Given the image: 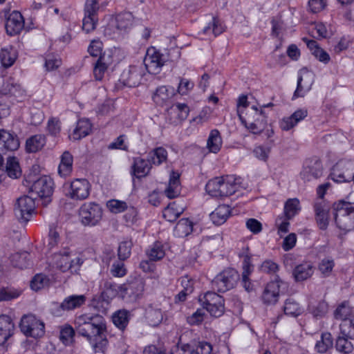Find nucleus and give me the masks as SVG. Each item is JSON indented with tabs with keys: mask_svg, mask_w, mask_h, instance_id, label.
Instances as JSON below:
<instances>
[{
	"mask_svg": "<svg viewBox=\"0 0 354 354\" xmlns=\"http://www.w3.org/2000/svg\"><path fill=\"white\" fill-rule=\"evenodd\" d=\"M76 332L91 344L95 353H104L108 346L106 322L99 313H84L75 317Z\"/></svg>",
	"mask_w": 354,
	"mask_h": 354,
	"instance_id": "f257e3e1",
	"label": "nucleus"
},
{
	"mask_svg": "<svg viewBox=\"0 0 354 354\" xmlns=\"http://www.w3.org/2000/svg\"><path fill=\"white\" fill-rule=\"evenodd\" d=\"M240 184L241 178L235 176L216 177L207 182L205 190L213 197H226L234 194Z\"/></svg>",
	"mask_w": 354,
	"mask_h": 354,
	"instance_id": "f03ea898",
	"label": "nucleus"
},
{
	"mask_svg": "<svg viewBox=\"0 0 354 354\" xmlns=\"http://www.w3.org/2000/svg\"><path fill=\"white\" fill-rule=\"evenodd\" d=\"M335 222L337 227L343 231L354 230V203L340 201L333 206Z\"/></svg>",
	"mask_w": 354,
	"mask_h": 354,
	"instance_id": "7ed1b4c3",
	"label": "nucleus"
},
{
	"mask_svg": "<svg viewBox=\"0 0 354 354\" xmlns=\"http://www.w3.org/2000/svg\"><path fill=\"white\" fill-rule=\"evenodd\" d=\"M265 112L255 106L249 108L245 116L241 117V123L252 133L258 134L263 131L267 124Z\"/></svg>",
	"mask_w": 354,
	"mask_h": 354,
	"instance_id": "20e7f679",
	"label": "nucleus"
},
{
	"mask_svg": "<svg viewBox=\"0 0 354 354\" xmlns=\"http://www.w3.org/2000/svg\"><path fill=\"white\" fill-rule=\"evenodd\" d=\"M105 287L113 292L120 289L122 292L123 297H127L129 301H136L143 294L145 290V281L141 277L136 278L123 286H119L115 283L106 282Z\"/></svg>",
	"mask_w": 354,
	"mask_h": 354,
	"instance_id": "39448f33",
	"label": "nucleus"
},
{
	"mask_svg": "<svg viewBox=\"0 0 354 354\" xmlns=\"http://www.w3.org/2000/svg\"><path fill=\"white\" fill-rule=\"evenodd\" d=\"M102 207L95 203H84L80 208L79 216L82 224L84 226H95L102 218Z\"/></svg>",
	"mask_w": 354,
	"mask_h": 354,
	"instance_id": "423d86ee",
	"label": "nucleus"
},
{
	"mask_svg": "<svg viewBox=\"0 0 354 354\" xmlns=\"http://www.w3.org/2000/svg\"><path fill=\"white\" fill-rule=\"evenodd\" d=\"M239 277L236 270L226 269L214 277L212 281V288L214 291L225 292L234 287Z\"/></svg>",
	"mask_w": 354,
	"mask_h": 354,
	"instance_id": "0eeeda50",
	"label": "nucleus"
},
{
	"mask_svg": "<svg viewBox=\"0 0 354 354\" xmlns=\"http://www.w3.org/2000/svg\"><path fill=\"white\" fill-rule=\"evenodd\" d=\"M21 331L26 336L39 338L44 335V324L32 314L24 315L19 324Z\"/></svg>",
	"mask_w": 354,
	"mask_h": 354,
	"instance_id": "6e6552de",
	"label": "nucleus"
},
{
	"mask_svg": "<svg viewBox=\"0 0 354 354\" xmlns=\"http://www.w3.org/2000/svg\"><path fill=\"white\" fill-rule=\"evenodd\" d=\"M199 300L212 317H219L225 312L224 299L214 291L207 292Z\"/></svg>",
	"mask_w": 354,
	"mask_h": 354,
	"instance_id": "1a4fd4ad",
	"label": "nucleus"
},
{
	"mask_svg": "<svg viewBox=\"0 0 354 354\" xmlns=\"http://www.w3.org/2000/svg\"><path fill=\"white\" fill-rule=\"evenodd\" d=\"M336 319L342 320L340 324L341 330L345 333L348 328V335L350 337L354 335V316L353 315L352 308L348 301H344L340 304L333 313Z\"/></svg>",
	"mask_w": 354,
	"mask_h": 354,
	"instance_id": "9d476101",
	"label": "nucleus"
},
{
	"mask_svg": "<svg viewBox=\"0 0 354 354\" xmlns=\"http://www.w3.org/2000/svg\"><path fill=\"white\" fill-rule=\"evenodd\" d=\"M35 208V200L32 196H23L19 198L15 207V214L21 222L26 223L31 218Z\"/></svg>",
	"mask_w": 354,
	"mask_h": 354,
	"instance_id": "9b49d317",
	"label": "nucleus"
},
{
	"mask_svg": "<svg viewBox=\"0 0 354 354\" xmlns=\"http://www.w3.org/2000/svg\"><path fill=\"white\" fill-rule=\"evenodd\" d=\"M286 288V283L277 276L274 280L267 284L262 295L263 302L268 305L274 304L278 300L281 289Z\"/></svg>",
	"mask_w": 354,
	"mask_h": 354,
	"instance_id": "f8f14e48",
	"label": "nucleus"
},
{
	"mask_svg": "<svg viewBox=\"0 0 354 354\" xmlns=\"http://www.w3.org/2000/svg\"><path fill=\"white\" fill-rule=\"evenodd\" d=\"M239 257L243 260L241 282L245 290L250 292L253 289V286L249 279V277L253 272L254 266L251 262L252 255L249 252L248 248H243L239 253Z\"/></svg>",
	"mask_w": 354,
	"mask_h": 354,
	"instance_id": "ddd939ff",
	"label": "nucleus"
},
{
	"mask_svg": "<svg viewBox=\"0 0 354 354\" xmlns=\"http://www.w3.org/2000/svg\"><path fill=\"white\" fill-rule=\"evenodd\" d=\"M91 185L85 178H77L71 183L68 196L73 200H84L90 194Z\"/></svg>",
	"mask_w": 354,
	"mask_h": 354,
	"instance_id": "4468645a",
	"label": "nucleus"
},
{
	"mask_svg": "<svg viewBox=\"0 0 354 354\" xmlns=\"http://www.w3.org/2000/svg\"><path fill=\"white\" fill-rule=\"evenodd\" d=\"M30 192L40 198H49L53 192V181L47 176L35 180L30 187Z\"/></svg>",
	"mask_w": 354,
	"mask_h": 354,
	"instance_id": "2eb2a0df",
	"label": "nucleus"
},
{
	"mask_svg": "<svg viewBox=\"0 0 354 354\" xmlns=\"http://www.w3.org/2000/svg\"><path fill=\"white\" fill-rule=\"evenodd\" d=\"M164 63L165 60L162 58V55L157 52L155 48H152L147 50L144 59V64L149 73H159Z\"/></svg>",
	"mask_w": 354,
	"mask_h": 354,
	"instance_id": "dca6fc26",
	"label": "nucleus"
},
{
	"mask_svg": "<svg viewBox=\"0 0 354 354\" xmlns=\"http://www.w3.org/2000/svg\"><path fill=\"white\" fill-rule=\"evenodd\" d=\"M314 211L319 229L326 230L328 225V205L324 201H317L314 205Z\"/></svg>",
	"mask_w": 354,
	"mask_h": 354,
	"instance_id": "f3484780",
	"label": "nucleus"
},
{
	"mask_svg": "<svg viewBox=\"0 0 354 354\" xmlns=\"http://www.w3.org/2000/svg\"><path fill=\"white\" fill-rule=\"evenodd\" d=\"M24 26V21L21 14L18 11H13L8 17L6 23V32L10 35L19 34Z\"/></svg>",
	"mask_w": 354,
	"mask_h": 354,
	"instance_id": "a211bd4d",
	"label": "nucleus"
},
{
	"mask_svg": "<svg viewBox=\"0 0 354 354\" xmlns=\"http://www.w3.org/2000/svg\"><path fill=\"white\" fill-rule=\"evenodd\" d=\"M313 83V75L308 71H301L297 80V86L293 98L304 97L310 89Z\"/></svg>",
	"mask_w": 354,
	"mask_h": 354,
	"instance_id": "6ab92c4d",
	"label": "nucleus"
},
{
	"mask_svg": "<svg viewBox=\"0 0 354 354\" xmlns=\"http://www.w3.org/2000/svg\"><path fill=\"white\" fill-rule=\"evenodd\" d=\"M15 324L10 317L0 315V345L6 346V342L13 335Z\"/></svg>",
	"mask_w": 354,
	"mask_h": 354,
	"instance_id": "aec40b11",
	"label": "nucleus"
},
{
	"mask_svg": "<svg viewBox=\"0 0 354 354\" xmlns=\"http://www.w3.org/2000/svg\"><path fill=\"white\" fill-rule=\"evenodd\" d=\"M74 260H71L70 252L64 251L63 253H55L52 258V263L62 272L72 270Z\"/></svg>",
	"mask_w": 354,
	"mask_h": 354,
	"instance_id": "412c9836",
	"label": "nucleus"
},
{
	"mask_svg": "<svg viewBox=\"0 0 354 354\" xmlns=\"http://www.w3.org/2000/svg\"><path fill=\"white\" fill-rule=\"evenodd\" d=\"M308 112L306 109H298L290 116L283 118L280 122V127L283 131H288L297 124L301 120L307 116Z\"/></svg>",
	"mask_w": 354,
	"mask_h": 354,
	"instance_id": "4be33fe9",
	"label": "nucleus"
},
{
	"mask_svg": "<svg viewBox=\"0 0 354 354\" xmlns=\"http://www.w3.org/2000/svg\"><path fill=\"white\" fill-rule=\"evenodd\" d=\"M84 295H72L66 297L59 305V309L63 311H70L80 308L86 302Z\"/></svg>",
	"mask_w": 354,
	"mask_h": 354,
	"instance_id": "5701e85b",
	"label": "nucleus"
},
{
	"mask_svg": "<svg viewBox=\"0 0 354 354\" xmlns=\"http://www.w3.org/2000/svg\"><path fill=\"white\" fill-rule=\"evenodd\" d=\"M113 59L110 55L104 53L100 56L95 64L93 74L97 80H102L105 72L112 64Z\"/></svg>",
	"mask_w": 354,
	"mask_h": 354,
	"instance_id": "b1692460",
	"label": "nucleus"
},
{
	"mask_svg": "<svg viewBox=\"0 0 354 354\" xmlns=\"http://www.w3.org/2000/svg\"><path fill=\"white\" fill-rule=\"evenodd\" d=\"M174 95V88L173 87H167L161 86L156 88L152 98L153 102L160 106L164 105Z\"/></svg>",
	"mask_w": 354,
	"mask_h": 354,
	"instance_id": "393cba45",
	"label": "nucleus"
},
{
	"mask_svg": "<svg viewBox=\"0 0 354 354\" xmlns=\"http://www.w3.org/2000/svg\"><path fill=\"white\" fill-rule=\"evenodd\" d=\"M149 162V160H146L141 158H135L131 167V174L138 178L146 176L151 169Z\"/></svg>",
	"mask_w": 354,
	"mask_h": 354,
	"instance_id": "a878e982",
	"label": "nucleus"
},
{
	"mask_svg": "<svg viewBox=\"0 0 354 354\" xmlns=\"http://www.w3.org/2000/svg\"><path fill=\"white\" fill-rule=\"evenodd\" d=\"M122 75L125 78V84L130 87L139 85L142 77L140 68L136 66H130L128 71L124 72Z\"/></svg>",
	"mask_w": 354,
	"mask_h": 354,
	"instance_id": "bb28decb",
	"label": "nucleus"
},
{
	"mask_svg": "<svg viewBox=\"0 0 354 354\" xmlns=\"http://www.w3.org/2000/svg\"><path fill=\"white\" fill-rule=\"evenodd\" d=\"M231 214L230 206L226 205H218L214 212H212L209 216L212 222L216 225H220L223 224L229 218Z\"/></svg>",
	"mask_w": 354,
	"mask_h": 354,
	"instance_id": "cd10ccee",
	"label": "nucleus"
},
{
	"mask_svg": "<svg viewBox=\"0 0 354 354\" xmlns=\"http://www.w3.org/2000/svg\"><path fill=\"white\" fill-rule=\"evenodd\" d=\"M0 143L8 151H15L19 147L17 136L5 130H0Z\"/></svg>",
	"mask_w": 354,
	"mask_h": 354,
	"instance_id": "c85d7f7f",
	"label": "nucleus"
},
{
	"mask_svg": "<svg viewBox=\"0 0 354 354\" xmlns=\"http://www.w3.org/2000/svg\"><path fill=\"white\" fill-rule=\"evenodd\" d=\"M322 174V165L319 160H315L314 162H310V165H308L304 167L301 175L303 178L310 180L311 178H317Z\"/></svg>",
	"mask_w": 354,
	"mask_h": 354,
	"instance_id": "c756f323",
	"label": "nucleus"
},
{
	"mask_svg": "<svg viewBox=\"0 0 354 354\" xmlns=\"http://www.w3.org/2000/svg\"><path fill=\"white\" fill-rule=\"evenodd\" d=\"M10 261L14 267L20 269L28 268L32 265L30 254L25 251L12 254Z\"/></svg>",
	"mask_w": 354,
	"mask_h": 354,
	"instance_id": "7c9ffc66",
	"label": "nucleus"
},
{
	"mask_svg": "<svg viewBox=\"0 0 354 354\" xmlns=\"http://www.w3.org/2000/svg\"><path fill=\"white\" fill-rule=\"evenodd\" d=\"M179 174L172 172L167 187L165 190V194L169 198L177 197L180 193Z\"/></svg>",
	"mask_w": 354,
	"mask_h": 354,
	"instance_id": "2f4dec72",
	"label": "nucleus"
},
{
	"mask_svg": "<svg viewBox=\"0 0 354 354\" xmlns=\"http://www.w3.org/2000/svg\"><path fill=\"white\" fill-rule=\"evenodd\" d=\"M184 212V207L176 202L169 203L162 212V216L169 222L175 221Z\"/></svg>",
	"mask_w": 354,
	"mask_h": 354,
	"instance_id": "473e14b6",
	"label": "nucleus"
},
{
	"mask_svg": "<svg viewBox=\"0 0 354 354\" xmlns=\"http://www.w3.org/2000/svg\"><path fill=\"white\" fill-rule=\"evenodd\" d=\"M73 170V156L68 151H64L61 156L58 167L59 174L64 177L68 176Z\"/></svg>",
	"mask_w": 354,
	"mask_h": 354,
	"instance_id": "72a5a7b5",
	"label": "nucleus"
},
{
	"mask_svg": "<svg viewBox=\"0 0 354 354\" xmlns=\"http://www.w3.org/2000/svg\"><path fill=\"white\" fill-rule=\"evenodd\" d=\"M17 59L16 50L10 46L2 48L0 51V61L5 68L11 66Z\"/></svg>",
	"mask_w": 354,
	"mask_h": 354,
	"instance_id": "f704fd0d",
	"label": "nucleus"
},
{
	"mask_svg": "<svg viewBox=\"0 0 354 354\" xmlns=\"http://www.w3.org/2000/svg\"><path fill=\"white\" fill-rule=\"evenodd\" d=\"M193 231V223L189 218H182L176 225L174 233L178 237H185Z\"/></svg>",
	"mask_w": 354,
	"mask_h": 354,
	"instance_id": "c9c22d12",
	"label": "nucleus"
},
{
	"mask_svg": "<svg viewBox=\"0 0 354 354\" xmlns=\"http://www.w3.org/2000/svg\"><path fill=\"white\" fill-rule=\"evenodd\" d=\"M313 274V267L309 263L300 264L295 267L293 275L296 281L306 280Z\"/></svg>",
	"mask_w": 354,
	"mask_h": 354,
	"instance_id": "e433bc0d",
	"label": "nucleus"
},
{
	"mask_svg": "<svg viewBox=\"0 0 354 354\" xmlns=\"http://www.w3.org/2000/svg\"><path fill=\"white\" fill-rule=\"evenodd\" d=\"M343 336H339L336 340V349L339 352L344 354H348L353 352V346L352 343L348 339V337L352 338L348 335V330L344 333L342 331Z\"/></svg>",
	"mask_w": 354,
	"mask_h": 354,
	"instance_id": "4c0bfd02",
	"label": "nucleus"
},
{
	"mask_svg": "<svg viewBox=\"0 0 354 354\" xmlns=\"http://www.w3.org/2000/svg\"><path fill=\"white\" fill-rule=\"evenodd\" d=\"M91 131V124L88 119L79 120L73 131L74 139L79 140L89 134Z\"/></svg>",
	"mask_w": 354,
	"mask_h": 354,
	"instance_id": "58836bf2",
	"label": "nucleus"
},
{
	"mask_svg": "<svg viewBox=\"0 0 354 354\" xmlns=\"http://www.w3.org/2000/svg\"><path fill=\"white\" fill-rule=\"evenodd\" d=\"M46 143L44 136L39 134L30 138L26 141V150L30 153H35L41 149Z\"/></svg>",
	"mask_w": 354,
	"mask_h": 354,
	"instance_id": "ea45409f",
	"label": "nucleus"
},
{
	"mask_svg": "<svg viewBox=\"0 0 354 354\" xmlns=\"http://www.w3.org/2000/svg\"><path fill=\"white\" fill-rule=\"evenodd\" d=\"M114 325L121 330H124L129 322V314L126 310H120L112 316Z\"/></svg>",
	"mask_w": 354,
	"mask_h": 354,
	"instance_id": "a19ab883",
	"label": "nucleus"
},
{
	"mask_svg": "<svg viewBox=\"0 0 354 354\" xmlns=\"http://www.w3.org/2000/svg\"><path fill=\"white\" fill-rule=\"evenodd\" d=\"M333 345V339L330 333H323L321 339L317 342L315 346V350L320 353H326Z\"/></svg>",
	"mask_w": 354,
	"mask_h": 354,
	"instance_id": "79ce46f5",
	"label": "nucleus"
},
{
	"mask_svg": "<svg viewBox=\"0 0 354 354\" xmlns=\"http://www.w3.org/2000/svg\"><path fill=\"white\" fill-rule=\"evenodd\" d=\"M6 172L11 178H18L21 175V170L15 157H9L6 165Z\"/></svg>",
	"mask_w": 354,
	"mask_h": 354,
	"instance_id": "37998d69",
	"label": "nucleus"
},
{
	"mask_svg": "<svg viewBox=\"0 0 354 354\" xmlns=\"http://www.w3.org/2000/svg\"><path fill=\"white\" fill-rule=\"evenodd\" d=\"M301 210L299 201L296 198L288 199L284 205L285 216L287 219L292 218Z\"/></svg>",
	"mask_w": 354,
	"mask_h": 354,
	"instance_id": "c03bdc74",
	"label": "nucleus"
},
{
	"mask_svg": "<svg viewBox=\"0 0 354 354\" xmlns=\"http://www.w3.org/2000/svg\"><path fill=\"white\" fill-rule=\"evenodd\" d=\"M222 140L218 130H212L207 139V145L211 152L217 153L221 147Z\"/></svg>",
	"mask_w": 354,
	"mask_h": 354,
	"instance_id": "a18cd8bd",
	"label": "nucleus"
},
{
	"mask_svg": "<svg viewBox=\"0 0 354 354\" xmlns=\"http://www.w3.org/2000/svg\"><path fill=\"white\" fill-rule=\"evenodd\" d=\"M167 152L163 147H157L148 155L149 161L155 165H160L167 160Z\"/></svg>",
	"mask_w": 354,
	"mask_h": 354,
	"instance_id": "49530a36",
	"label": "nucleus"
},
{
	"mask_svg": "<svg viewBox=\"0 0 354 354\" xmlns=\"http://www.w3.org/2000/svg\"><path fill=\"white\" fill-rule=\"evenodd\" d=\"M283 312L286 315L296 317L302 313V308L293 299H287L283 306Z\"/></svg>",
	"mask_w": 354,
	"mask_h": 354,
	"instance_id": "de8ad7c7",
	"label": "nucleus"
},
{
	"mask_svg": "<svg viewBox=\"0 0 354 354\" xmlns=\"http://www.w3.org/2000/svg\"><path fill=\"white\" fill-rule=\"evenodd\" d=\"M133 15L130 12L120 13L116 16V27L120 30H126L133 24Z\"/></svg>",
	"mask_w": 354,
	"mask_h": 354,
	"instance_id": "09e8293b",
	"label": "nucleus"
},
{
	"mask_svg": "<svg viewBox=\"0 0 354 354\" xmlns=\"http://www.w3.org/2000/svg\"><path fill=\"white\" fill-rule=\"evenodd\" d=\"M224 31V27L218 19L212 17V21L209 24L204 27L203 32L205 35H209L212 34L214 37H216L221 34Z\"/></svg>",
	"mask_w": 354,
	"mask_h": 354,
	"instance_id": "8fccbe9b",
	"label": "nucleus"
},
{
	"mask_svg": "<svg viewBox=\"0 0 354 354\" xmlns=\"http://www.w3.org/2000/svg\"><path fill=\"white\" fill-rule=\"evenodd\" d=\"M74 335L75 329L70 325H65L60 330L59 338L65 345L73 343Z\"/></svg>",
	"mask_w": 354,
	"mask_h": 354,
	"instance_id": "3c124183",
	"label": "nucleus"
},
{
	"mask_svg": "<svg viewBox=\"0 0 354 354\" xmlns=\"http://www.w3.org/2000/svg\"><path fill=\"white\" fill-rule=\"evenodd\" d=\"M148 257L151 261H158L165 256V251L160 243H155L147 252Z\"/></svg>",
	"mask_w": 354,
	"mask_h": 354,
	"instance_id": "603ef678",
	"label": "nucleus"
},
{
	"mask_svg": "<svg viewBox=\"0 0 354 354\" xmlns=\"http://www.w3.org/2000/svg\"><path fill=\"white\" fill-rule=\"evenodd\" d=\"M335 266V262L333 259L327 257L323 259L319 264L318 269L321 274L326 277H329Z\"/></svg>",
	"mask_w": 354,
	"mask_h": 354,
	"instance_id": "864d4df0",
	"label": "nucleus"
},
{
	"mask_svg": "<svg viewBox=\"0 0 354 354\" xmlns=\"http://www.w3.org/2000/svg\"><path fill=\"white\" fill-rule=\"evenodd\" d=\"M146 317L151 325H158L163 319L162 311L160 309L149 308L147 310Z\"/></svg>",
	"mask_w": 354,
	"mask_h": 354,
	"instance_id": "5fc2aeb1",
	"label": "nucleus"
},
{
	"mask_svg": "<svg viewBox=\"0 0 354 354\" xmlns=\"http://www.w3.org/2000/svg\"><path fill=\"white\" fill-rule=\"evenodd\" d=\"M106 207L109 211L113 214H119L123 212L127 209L126 202L115 199H111L107 201Z\"/></svg>",
	"mask_w": 354,
	"mask_h": 354,
	"instance_id": "6e6d98bb",
	"label": "nucleus"
},
{
	"mask_svg": "<svg viewBox=\"0 0 354 354\" xmlns=\"http://www.w3.org/2000/svg\"><path fill=\"white\" fill-rule=\"evenodd\" d=\"M132 246L133 243L131 241H124L120 243L118 249L120 260L124 261L130 257Z\"/></svg>",
	"mask_w": 354,
	"mask_h": 354,
	"instance_id": "4d7b16f0",
	"label": "nucleus"
},
{
	"mask_svg": "<svg viewBox=\"0 0 354 354\" xmlns=\"http://www.w3.org/2000/svg\"><path fill=\"white\" fill-rule=\"evenodd\" d=\"M48 281L46 276L41 274H36L30 282V287L33 290L37 291L47 286Z\"/></svg>",
	"mask_w": 354,
	"mask_h": 354,
	"instance_id": "13d9d810",
	"label": "nucleus"
},
{
	"mask_svg": "<svg viewBox=\"0 0 354 354\" xmlns=\"http://www.w3.org/2000/svg\"><path fill=\"white\" fill-rule=\"evenodd\" d=\"M98 19L97 16L84 15L82 23V29L88 33L95 29Z\"/></svg>",
	"mask_w": 354,
	"mask_h": 354,
	"instance_id": "bf43d9fd",
	"label": "nucleus"
},
{
	"mask_svg": "<svg viewBox=\"0 0 354 354\" xmlns=\"http://www.w3.org/2000/svg\"><path fill=\"white\" fill-rule=\"evenodd\" d=\"M171 111L177 113L179 120L183 121L187 119L189 109L186 104L176 103L171 107Z\"/></svg>",
	"mask_w": 354,
	"mask_h": 354,
	"instance_id": "052dcab7",
	"label": "nucleus"
},
{
	"mask_svg": "<svg viewBox=\"0 0 354 354\" xmlns=\"http://www.w3.org/2000/svg\"><path fill=\"white\" fill-rule=\"evenodd\" d=\"M124 261L118 260L113 263L110 272L111 274L116 277H122L127 273V270L124 266Z\"/></svg>",
	"mask_w": 354,
	"mask_h": 354,
	"instance_id": "680f3d73",
	"label": "nucleus"
},
{
	"mask_svg": "<svg viewBox=\"0 0 354 354\" xmlns=\"http://www.w3.org/2000/svg\"><path fill=\"white\" fill-rule=\"evenodd\" d=\"M328 310V304L324 301H321L317 305L312 306L310 311L314 317H322L327 313Z\"/></svg>",
	"mask_w": 354,
	"mask_h": 354,
	"instance_id": "e2e57ef3",
	"label": "nucleus"
},
{
	"mask_svg": "<svg viewBox=\"0 0 354 354\" xmlns=\"http://www.w3.org/2000/svg\"><path fill=\"white\" fill-rule=\"evenodd\" d=\"M100 9L98 0H86L84 6V15L97 16Z\"/></svg>",
	"mask_w": 354,
	"mask_h": 354,
	"instance_id": "0e129e2a",
	"label": "nucleus"
},
{
	"mask_svg": "<svg viewBox=\"0 0 354 354\" xmlns=\"http://www.w3.org/2000/svg\"><path fill=\"white\" fill-rule=\"evenodd\" d=\"M5 91H6V94H9L15 97H20L24 95V91L21 88L20 85L17 84L8 83Z\"/></svg>",
	"mask_w": 354,
	"mask_h": 354,
	"instance_id": "69168bd1",
	"label": "nucleus"
},
{
	"mask_svg": "<svg viewBox=\"0 0 354 354\" xmlns=\"http://www.w3.org/2000/svg\"><path fill=\"white\" fill-rule=\"evenodd\" d=\"M109 305V301L99 297L91 301V306L95 308L99 313H106Z\"/></svg>",
	"mask_w": 354,
	"mask_h": 354,
	"instance_id": "338daca9",
	"label": "nucleus"
},
{
	"mask_svg": "<svg viewBox=\"0 0 354 354\" xmlns=\"http://www.w3.org/2000/svg\"><path fill=\"white\" fill-rule=\"evenodd\" d=\"M212 345L206 342H196L194 354H212Z\"/></svg>",
	"mask_w": 354,
	"mask_h": 354,
	"instance_id": "774afa93",
	"label": "nucleus"
}]
</instances>
